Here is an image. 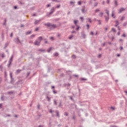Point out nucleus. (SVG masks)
Returning <instances> with one entry per match:
<instances>
[{
	"mask_svg": "<svg viewBox=\"0 0 127 127\" xmlns=\"http://www.w3.org/2000/svg\"><path fill=\"white\" fill-rule=\"evenodd\" d=\"M45 25H47L48 27H50V29L52 30V29H55L56 27H57V26L55 24H51L50 23H48L45 24Z\"/></svg>",
	"mask_w": 127,
	"mask_h": 127,
	"instance_id": "obj_1",
	"label": "nucleus"
},
{
	"mask_svg": "<svg viewBox=\"0 0 127 127\" xmlns=\"http://www.w3.org/2000/svg\"><path fill=\"white\" fill-rule=\"evenodd\" d=\"M41 40H42V37H39L37 40H36L34 42L35 45L39 46L40 44V42H41Z\"/></svg>",
	"mask_w": 127,
	"mask_h": 127,
	"instance_id": "obj_2",
	"label": "nucleus"
},
{
	"mask_svg": "<svg viewBox=\"0 0 127 127\" xmlns=\"http://www.w3.org/2000/svg\"><path fill=\"white\" fill-rule=\"evenodd\" d=\"M55 9V8L54 7H53L51 9V11L50 12H48L47 13V15H50V14H52V13H53V12H54V10Z\"/></svg>",
	"mask_w": 127,
	"mask_h": 127,
	"instance_id": "obj_3",
	"label": "nucleus"
},
{
	"mask_svg": "<svg viewBox=\"0 0 127 127\" xmlns=\"http://www.w3.org/2000/svg\"><path fill=\"white\" fill-rule=\"evenodd\" d=\"M13 58V56H11V58H10L9 59V65H8V67H9V65L11 64V63H12V59Z\"/></svg>",
	"mask_w": 127,
	"mask_h": 127,
	"instance_id": "obj_4",
	"label": "nucleus"
},
{
	"mask_svg": "<svg viewBox=\"0 0 127 127\" xmlns=\"http://www.w3.org/2000/svg\"><path fill=\"white\" fill-rule=\"evenodd\" d=\"M9 75H10V78H11L10 83L13 84V78H12V72H10Z\"/></svg>",
	"mask_w": 127,
	"mask_h": 127,
	"instance_id": "obj_5",
	"label": "nucleus"
},
{
	"mask_svg": "<svg viewBox=\"0 0 127 127\" xmlns=\"http://www.w3.org/2000/svg\"><path fill=\"white\" fill-rule=\"evenodd\" d=\"M15 40L17 44L21 43V42H20V40H19V39L18 38V37H16Z\"/></svg>",
	"mask_w": 127,
	"mask_h": 127,
	"instance_id": "obj_6",
	"label": "nucleus"
},
{
	"mask_svg": "<svg viewBox=\"0 0 127 127\" xmlns=\"http://www.w3.org/2000/svg\"><path fill=\"white\" fill-rule=\"evenodd\" d=\"M125 9H126V8H125L124 7L120 8L119 9V13H121L122 12H123V11H124V10H125Z\"/></svg>",
	"mask_w": 127,
	"mask_h": 127,
	"instance_id": "obj_7",
	"label": "nucleus"
},
{
	"mask_svg": "<svg viewBox=\"0 0 127 127\" xmlns=\"http://www.w3.org/2000/svg\"><path fill=\"white\" fill-rule=\"evenodd\" d=\"M55 113L56 114V116L58 117V118H60V116H59V112L57 110H56L55 111Z\"/></svg>",
	"mask_w": 127,
	"mask_h": 127,
	"instance_id": "obj_8",
	"label": "nucleus"
},
{
	"mask_svg": "<svg viewBox=\"0 0 127 127\" xmlns=\"http://www.w3.org/2000/svg\"><path fill=\"white\" fill-rule=\"evenodd\" d=\"M120 25V22H119V21L116 20V25H115V26L116 27H117V26H118V25Z\"/></svg>",
	"mask_w": 127,
	"mask_h": 127,
	"instance_id": "obj_9",
	"label": "nucleus"
},
{
	"mask_svg": "<svg viewBox=\"0 0 127 127\" xmlns=\"http://www.w3.org/2000/svg\"><path fill=\"white\" fill-rule=\"evenodd\" d=\"M78 20H74V21H73V22H74V24H75V25L76 26H78V25L77 24V22H78Z\"/></svg>",
	"mask_w": 127,
	"mask_h": 127,
	"instance_id": "obj_10",
	"label": "nucleus"
},
{
	"mask_svg": "<svg viewBox=\"0 0 127 127\" xmlns=\"http://www.w3.org/2000/svg\"><path fill=\"white\" fill-rule=\"evenodd\" d=\"M39 22H40V20H35V21L34 22L35 24H37L38 23H39Z\"/></svg>",
	"mask_w": 127,
	"mask_h": 127,
	"instance_id": "obj_11",
	"label": "nucleus"
},
{
	"mask_svg": "<svg viewBox=\"0 0 127 127\" xmlns=\"http://www.w3.org/2000/svg\"><path fill=\"white\" fill-rule=\"evenodd\" d=\"M54 105L57 106V100L56 99H54Z\"/></svg>",
	"mask_w": 127,
	"mask_h": 127,
	"instance_id": "obj_12",
	"label": "nucleus"
},
{
	"mask_svg": "<svg viewBox=\"0 0 127 127\" xmlns=\"http://www.w3.org/2000/svg\"><path fill=\"white\" fill-rule=\"evenodd\" d=\"M105 21H109V19H110L109 16H108V17L105 16Z\"/></svg>",
	"mask_w": 127,
	"mask_h": 127,
	"instance_id": "obj_13",
	"label": "nucleus"
},
{
	"mask_svg": "<svg viewBox=\"0 0 127 127\" xmlns=\"http://www.w3.org/2000/svg\"><path fill=\"white\" fill-rule=\"evenodd\" d=\"M103 14H104V13L100 12L98 14V15H99L100 17H103Z\"/></svg>",
	"mask_w": 127,
	"mask_h": 127,
	"instance_id": "obj_14",
	"label": "nucleus"
},
{
	"mask_svg": "<svg viewBox=\"0 0 127 127\" xmlns=\"http://www.w3.org/2000/svg\"><path fill=\"white\" fill-rule=\"evenodd\" d=\"M73 37H74V36L73 35H71L70 36H69L68 37V39H69L70 40H71V39H72V38H73Z\"/></svg>",
	"mask_w": 127,
	"mask_h": 127,
	"instance_id": "obj_15",
	"label": "nucleus"
},
{
	"mask_svg": "<svg viewBox=\"0 0 127 127\" xmlns=\"http://www.w3.org/2000/svg\"><path fill=\"white\" fill-rule=\"evenodd\" d=\"M100 8H97L95 10V13H97V12H99V11H100Z\"/></svg>",
	"mask_w": 127,
	"mask_h": 127,
	"instance_id": "obj_16",
	"label": "nucleus"
},
{
	"mask_svg": "<svg viewBox=\"0 0 127 127\" xmlns=\"http://www.w3.org/2000/svg\"><path fill=\"white\" fill-rule=\"evenodd\" d=\"M26 34L27 35H28L29 34H31V31H29L26 32Z\"/></svg>",
	"mask_w": 127,
	"mask_h": 127,
	"instance_id": "obj_17",
	"label": "nucleus"
},
{
	"mask_svg": "<svg viewBox=\"0 0 127 127\" xmlns=\"http://www.w3.org/2000/svg\"><path fill=\"white\" fill-rule=\"evenodd\" d=\"M38 51H40L41 52H44V50H43L42 49H39L38 50Z\"/></svg>",
	"mask_w": 127,
	"mask_h": 127,
	"instance_id": "obj_18",
	"label": "nucleus"
},
{
	"mask_svg": "<svg viewBox=\"0 0 127 127\" xmlns=\"http://www.w3.org/2000/svg\"><path fill=\"white\" fill-rule=\"evenodd\" d=\"M81 81H87V79L84 78H80Z\"/></svg>",
	"mask_w": 127,
	"mask_h": 127,
	"instance_id": "obj_19",
	"label": "nucleus"
},
{
	"mask_svg": "<svg viewBox=\"0 0 127 127\" xmlns=\"http://www.w3.org/2000/svg\"><path fill=\"white\" fill-rule=\"evenodd\" d=\"M7 46H8V43H6L5 44L4 48H5L6 47H7Z\"/></svg>",
	"mask_w": 127,
	"mask_h": 127,
	"instance_id": "obj_20",
	"label": "nucleus"
},
{
	"mask_svg": "<svg viewBox=\"0 0 127 127\" xmlns=\"http://www.w3.org/2000/svg\"><path fill=\"white\" fill-rule=\"evenodd\" d=\"M51 49H52V48H49L47 50V52H50L51 51Z\"/></svg>",
	"mask_w": 127,
	"mask_h": 127,
	"instance_id": "obj_21",
	"label": "nucleus"
},
{
	"mask_svg": "<svg viewBox=\"0 0 127 127\" xmlns=\"http://www.w3.org/2000/svg\"><path fill=\"white\" fill-rule=\"evenodd\" d=\"M81 11H82V13H85V12H86V11H85V8H82L81 9Z\"/></svg>",
	"mask_w": 127,
	"mask_h": 127,
	"instance_id": "obj_22",
	"label": "nucleus"
},
{
	"mask_svg": "<svg viewBox=\"0 0 127 127\" xmlns=\"http://www.w3.org/2000/svg\"><path fill=\"white\" fill-rule=\"evenodd\" d=\"M115 6H118V1L117 0H115Z\"/></svg>",
	"mask_w": 127,
	"mask_h": 127,
	"instance_id": "obj_23",
	"label": "nucleus"
},
{
	"mask_svg": "<svg viewBox=\"0 0 127 127\" xmlns=\"http://www.w3.org/2000/svg\"><path fill=\"white\" fill-rule=\"evenodd\" d=\"M107 11L106 13L108 15V16H109L110 14V11H108V10H106Z\"/></svg>",
	"mask_w": 127,
	"mask_h": 127,
	"instance_id": "obj_24",
	"label": "nucleus"
},
{
	"mask_svg": "<svg viewBox=\"0 0 127 127\" xmlns=\"http://www.w3.org/2000/svg\"><path fill=\"white\" fill-rule=\"evenodd\" d=\"M47 99L48 102H50V98H49V97L47 96Z\"/></svg>",
	"mask_w": 127,
	"mask_h": 127,
	"instance_id": "obj_25",
	"label": "nucleus"
},
{
	"mask_svg": "<svg viewBox=\"0 0 127 127\" xmlns=\"http://www.w3.org/2000/svg\"><path fill=\"white\" fill-rule=\"evenodd\" d=\"M49 113L51 114H53L54 113V111H52L51 109L49 111Z\"/></svg>",
	"mask_w": 127,
	"mask_h": 127,
	"instance_id": "obj_26",
	"label": "nucleus"
},
{
	"mask_svg": "<svg viewBox=\"0 0 127 127\" xmlns=\"http://www.w3.org/2000/svg\"><path fill=\"white\" fill-rule=\"evenodd\" d=\"M81 1H79L77 2V4H78V5H81Z\"/></svg>",
	"mask_w": 127,
	"mask_h": 127,
	"instance_id": "obj_27",
	"label": "nucleus"
},
{
	"mask_svg": "<svg viewBox=\"0 0 127 127\" xmlns=\"http://www.w3.org/2000/svg\"><path fill=\"white\" fill-rule=\"evenodd\" d=\"M97 21H98V24H99V25H101V20H97Z\"/></svg>",
	"mask_w": 127,
	"mask_h": 127,
	"instance_id": "obj_28",
	"label": "nucleus"
},
{
	"mask_svg": "<svg viewBox=\"0 0 127 127\" xmlns=\"http://www.w3.org/2000/svg\"><path fill=\"white\" fill-rule=\"evenodd\" d=\"M54 55H55V56H56V57H57V56H58V54L57 53H55L54 54Z\"/></svg>",
	"mask_w": 127,
	"mask_h": 127,
	"instance_id": "obj_29",
	"label": "nucleus"
},
{
	"mask_svg": "<svg viewBox=\"0 0 127 127\" xmlns=\"http://www.w3.org/2000/svg\"><path fill=\"white\" fill-rule=\"evenodd\" d=\"M70 4H74V3H75V2H73V1H71L70 2Z\"/></svg>",
	"mask_w": 127,
	"mask_h": 127,
	"instance_id": "obj_30",
	"label": "nucleus"
},
{
	"mask_svg": "<svg viewBox=\"0 0 127 127\" xmlns=\"http://www.w3.org/2000/svg\"><path fill=\"white\" fill-rule=\"evenodd\" d=\"M88 21H89V22H90V23L92 22V20L91 19V18H88Z\"/></svg>",
	"mask_w": 127,
	"mask_h": 127,
	"instance_id": "obj_31",
	"label": "nucleus"
},
{
	"mask_svg": "<svg viewBox=\"0 0 127 127\" xmlns=\"http://www.w3.org/2000/svg\"><path fill=\"white\" fill-rule=\"evenodd\" d=\"M76 30H79V29L80 28V27L79 26V25L78 26H76Z\"/></svg>",
	"mask_w": 127,
	"mask_h": 127,
	"instance_id": "obj_32",
	"label": "nucleus"
},
{
	"mask_svg": "<svg viewBox=\"0 0 127 127\" xmlns=\"http://www.w3.org/2000/svg\"><path fill=\"white\" fill-rule=\"evenodd\" d=\"M64 116H66L67 117V116H68V113L65 112V113H64Z\"/></svg>",
	"mask_w": 127,
	"mask_h": 127,
	"instance_id": "obj_33",
	"label": "nucleus"
},
{
	"mask_svg": "<svg viewBox=\"0 0 127 127\" xmlns=\"http://www.w3.org/2000/svg\"><path fill=\"white\" fill-rule=\"evenodd\" d=\"M97 5H98V2H95L94 3V6H97Z\"/></svg>",
	"mask_w": 127,
	"mask_h": 127,
	"instance_id": "obj_34",
	"label": "nucleus"
},
{
	"mask_svg": "<svg viewBox=\"0 0 127 127\" xmlns=\"http://www.w3.org/2000/svg\"><path fill=\"white\" fill-rule=\"evenodd\" d=\"M50 39H51V40H54V37H50Z\"/></svg>",
	"mask_w": 127,
	"mask_h": 127,
	"instance_id": "obj_35",
	"label": "nucleus"
},
{
	"mask_svg": "<svg viewBox=\"0 0 127 127\" xmlns=\"http://www.w3.org/2000/svg\"><path fill=\"white\" fill-rule=\"evenodd\" d=\"M112 30H113V31L114 32H116V29H115V28H112Z\"/></svg>",
	"mask_w": 127,
	"mask_h": 127,
	"instance_id": "obj_36",
	"label": "nucleus"
},
{
	"mask_svg": "<svg viewBox=\"0 0 127 127\" xmlns=\"http://www.w3.org/2000/svg\"><path fill=\"white\" fill-rule=\"evenodd\" d=\"M60 20V18H57L56 19H55V21H58V20Z\"/></svg>",
	"mask_w": 127,
	"mask_h": 127,
	"instance_id": "obj_37",
	"label": "nucleus"
},
{
	"mask_svg": "<svg viewBox=\"0 0 127 127\" xmlns=\"http://www.w3.org/2000/svg\"><path fill=\"white\" fill-rule=\"evenodd\" d=\"M61 6V5H58L56 7L57 8H59V7Z\"/></svg>",
	"mask_w": 127,
	"mask_h": 127,
	"instance_id": "obj_38",
	"label": "nucleus"
},
{
	"mask_svg": "<svg viewBox=\"0 0 127 127\" xmlns=\"http://www.w3.org/2000/svg\"><path fill=\"white\" fill-rule=\"evenodd\" d=\"M90 34V35H94V32H91Z\"/></svg>",
	"mask_w": 127,
	"mask_h": 127,
	"instance_id": "obj_39",
	"label": "nucleus"
},
{
	"mask_svg": "<svg viewBox=\"0 0 127 127\" xmlns=\"http://www.w3.org/2000/svg\"><path fill=\"white\" fill-rule=\"evenodd\" d=\"M69 99L71 100V101H73V98L71 97V96H68Z\"/></svg>",
	"mask_w": 127,
	"mask_h": 127,
	"instance_id": "obj_40",
	"label": "nucleus"
},
{
	"mask_svg": "<svg viewBox=\"0 0 127 127\" xmlns=\"http://www.w3.org/2000/svg\"><path fill=\"white\" fill-rule=\"evenodd\" d=\"M110 127H117V126L116 125H111Z\"/></svg>",
	"mask_w": 127,
	"mask_h": 127,
	"instance_id": "obj_41",
	"label": "nucleus"
},
{
	"mask_svg": "<svg viewBox=\"0 0 127 127\" xmlns=\"http://www.w3.org/2000/svg\"><path fill=\"white\" fill-rule=\"evenodd\" d=\"M21 71V70H20V69H18V70H17V73H20Z\"/></svg>",
	"mask_w": 127,
	"mask_h": 127,
	"instance_id": "obj_42",
	"label": "nucleus"
},
{
	"mask_svg": "<svg viewBox=\"0 0 127 127\" xmlns=\"http://www.w3.org/2000/svg\"><path fill=\"white\" fill-rule=\"evenodd\" d=\"M86 26H87V29H89V24H87L86 25Z\"/></svg>",
	"mask_w": 127,
	"mask_h": 127,
	"instance_id": "obj_43",
	"label": "nucleus"
},
{
	"mask_svg": "<svg viewBox=\"0 0 127 127\" xmlns=\"http://www.w3.org/2000/svg\"><path fill=\"white\" fill-rule=\"evenodd\" d=\"M37 108H38V110H39V109H40V106L39 105H38L37 106Z\"/></svg>",
	"mask_w": 127,
	"mask_h": 127,
	"instance_id": "obj_44",
	"label": "nucleus"
},
{
	"mask_svg": "<svg viewBox=\"0 0 127 127\" xmlns=\"http://www.w3.org/2000/svg\"><path fill=\"white\" fill-rule=\"evenodd\" d=\"M120 50H123V47L121 46L120 48Z\"/></svg>",
	"mask_w": 127,
	"mask_h": 127,
	"instance_id": "obj_45",
	"label": "nucleus"
},
{
	"mask_svg": "<svg viewBox=\"0 0 127 127\" xmlns=\"http://www.w3.org/2000/svg\"><path fill=\"white\" fill-rule=\"evenodd\" d=\"M51 5L50 4H47V7H49V6H50Z\"/></svg>",
	"mask_w": 127,
	"mask_h": 127,
	"instance_id": "obj_46",
	"label": "nucleus"
},
{
	"mask_svg": "<svg viewBox=\"0 0 127 127\" xmlns=\"http://www.w3.org/2000/svg\"><path fill=\"white\" fill-rule=\"evenodd\" d=\"M13 93V92H8V94H9H9H12Z\"/></svg>",
	"mask_w": 127,
	"mask_h": 127,
	"instance_id": "obj_47",
	"label": "nucleus"
},
{
	"mask_svg": "<svg viewBox=\"0 0 127 127\" xmlns=\"http://www.w3.org/2000/svg\"><path fill=\"white\" fill-rule=\"evenodd\" d=\"M39 29L38 28H36L35 29V31H38Z\"/></svg>",
	"mask_w": 127,
	"mask_h": 127,
	"instance_id": "obj_48",
	"label": "nucleus"
},
{
	"mask_svg": "<svg viewBox=\"0 0 127 127\" xmlns=\"http://www.w3.org/2000/svg\"><path fill=\"white\" fill-rule=\"evenodd\" d=\"M1 100L2 101H3V96H2L1 97Z\"/></svg>",
	"mask_w": 127,
	"mask_h": 127,
	"instance_id": "obj_49",
	"label": "nucleus"
},
{
	"mask_svg": "<svg viewBox=\"0 0 127 127\" xmlns=\"http://www.w3.org/2000/svg\"><path fill=\"white\" fill-rule=\"evenodd\" d=\"M107 3H110V0H107Z\"/></svg>",
	"mask_w": 127,
	"mask_h": 127,
	"instance_id": "obj_50",
	"label": "nucleus"
},
{
	"mask_svg": "<svg viewBox=\"0 0 127 127\" xmlns=\"http://www.w3.org/2000/svg\"><path fill=\"white\" fill-rule=\"evenodd\" d=\"M57 36L58 37H60V36H61V35H60V34H58Z\"/></svg>",
	"mask_w": 127,
	"mask_h": 127,
	"instance_id": "obj_51",
	"label": "nucleus"
},
{
	"mask_svg": "<svg viewBox=\"0 0 127 127\" xmlns=\"http://www.w3.org/2000/svg\"><path fill=\"white\" fill-rule=\"evenodd\" d=\"M35 37V35H31V37Z\"/></svg>",
	"mask_w": 127,
	"mask_h": 127,
	"instance_id": "obj_52",
	"label": "nucleus"
},
{
	"mask_svg": "<svg viewBox=\"0 0 127 127\" xmlns=\"http://www.w3.org/2000/svg\"><path fill=\"white\" fill-rule=\"evenodd\" d=\"M72 58H76V56L73 55L72 56Z\"/></svg>",
	"mask_w": 127,
	"mask_h": 127,
	"instance_id": "obj_53",
	"label": "nucleus"
},
{
	"mask_svg": "<svg viewBox=\"0 0 127 127\" xmlns=\"http://www.w3.org/2000/svg\"><path fill=\"white\" fill-rule=\"evenodd\" d=\"M111 110H115V108L111 107Z\"/></svg>",
	"mask_w": 127,
	"mask_h": 127,
	"instance_id": "obj_54",
	"label": "nucleus"
},
{
	"mask_svg": "<svg viewBox=\"0 0 127 127\" xmlns=\"http://www.w3.org/2000/svg\"><path fill=\"white\" fill-rule=\"evenodd\" d=\"M29 74H30V73H29V72H28V73H27V77H28V76H29Z\"/></svg>",
	"mask_w": 127,
	"mask_h": 127,
	"instance_id": "obj_55",
	"label": "nucleus"
},
{
	"mask_svg": "<svg viewBox=\"0 0 127 127\" xmlns=\"http://www.w3.org/2000/svg\"><path fill=\"white\" fill-rule=\"evenodd\" d=\"M114 15H115L114 14V12H113L112 14V17H114Z\"/></svg>",
	"mask_w": 127,
	"mask_h": 127,
	"instance_id": "obj_56",
	"label": "nucleus"
},
{
	"mask_svg": "<svg viewBox=\"0 0 127 127\" xmlns=\"http://www.w3.org/2000/svg\"><path fill=\"white\" fill-rule=\"evenodd\" d=\"M80 19H81V20H83L84 18L82 17H81Z\"/></svg>",
	"mask_w": 127,
	"mask_h": 127,
	"instance_id": "obj_57",
	"label": "nucleus"
},
{
	"mask_svg": "<svg viewBox=\"0 0 127 127\" xmlns=\"http://www.w3.org/2000/svg\"><path fill=\"white\" fill-rule=\"evenodd\" d=\"M53 92L54 94H56V93H57V92H56V91H55L54 90H53Z\"/></svg>",
	"mask_w": 127,
	"mask_h": 127,
	"instance_id": "obj_58",
	"label": "nucleus"
},
{
	"mask_svg": "<svg viewBox=\"0 0 127 127\" xmlns=\"http://www.w3.org/2000/svg\"><path fill=\"white\" fill-rule=\"evenodd\" d=\"M121 20L122 21H123V20H124V17H122L121 18Z\"/></svg>",
	"mask_w": 127,
	"mask_h": 127,
	"instance_id": "obj_59",
	"label": "nucleus"
},
{
	"mask_svg": "<svg viewBox=\"0 0 127 127\" xmlns=\"http://www.w3.org/2000/svg\"><path fill=\"white\" fill-rule=\"evenodd\" d=\"M2 107V104H0V108H1Z\"/></svg>",
	"mask_w": 127,
	"mask_h": 127,
	"instance_id": "obj_60",
	"label": "nucleus"
},
{
	"mask_svg": "<svg viewBox=\"0 0 127 127\" xmlns=\"http://www.w3.org/2000/svg\"><path fill=\"white\" fill-rule=\"evenodd\" d=\"M33 16H36V14H35V13L33 14Z\"/></svg>",
	"mask_w": 127,
	"mask_h": 127,
	"instance_id": "obj_61",
	"label": "nucleus"
},
{
	"mask_svg": "<svg viewBox=\"0 0 127 127\" xmlns=\"http://www.w3.org/2000/svg\"><path fill=\"white\" fill-rule=\"evenodd\" d=\"M102 45H103V46H105V45H106V44L105 43H104L102 44Z\"/></svg>",
	"mask_w": 127,
	"mask_h": 127,
	"instance_id": "obj_62",
	"label": "nucleus"
},
{
	"mask_svg": "<svg viewBox=\"0 0 127 127\" xmlns=\"http://www.w3.org/2000/svg\"><path fill=\"white\" fill-rule=\"evenodd\" d=\"M123 37H126V34H124L123 35Z\"/></svg>",
	"mask_w": 127,
	"mask_h": 127,
	"instance_id": "obj_63",
	"label": "nucleus"
},
{
	"mask_svg": "<svg viewBox=\"0 0 127 127\" xmlns=\"http://www.w3.org/2000/svg\"><path fill=\"white\" fill-rule=\"evenodd\" d=\"M38 127H43V126H42V125H40Z\"/></svg>",
	"mask_w": 127,
	"mask_h": 127,
	"instance_id": "obj_64",
	"label": "nucleus"
}]
</instances>
